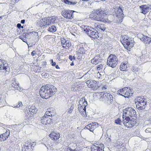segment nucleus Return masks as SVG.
<instances>
[{
  "mask_svg": "<svg viewBox=\"0 0 151 151\" xmlns=\"http://www.w3.org/2000/svg\"><path fill=\"white\" fill-rule=\"evenodd\" d=\"M57 91V89L54 86L46 84L41 88L39 94L42 98L47 99L55 94Z\"/></svg>",
  "mask_w": 151,
  "mask_h": 151,
  "instance_id": "nucleus-1",
  "label": "nucleus"
},
{
  "mask_svg": "<svg viewBox=\"0 0 151 151\" xmlns=\"http://www.w3.org/2000/svg\"><path fill=\"white\" fill-rule=\"evenodd\" d=\"M109 12L106 11V10H104L103 8H101L92 11L90 17L95 20L104 22L106 21V20H105L104 14L107 15L109 14Z\"/></svg>",
  "mask_w": 151,
  "mask_h": 151,
  "instance_id": "nucleus-2",
  "label": "nucleus"
},
{
  "mask_svg": "<svg viewBox=\"0 0 151 151\" xmlns=\"http://www.w3.org/2000/svg\"><path fill=\"white\" fill-rule=\"evenodd\" d=\"M122 118L123 123L124 125L127 127H131L134 126L136 123L135 119L132 118L130 120V118L129 116H125L124 115H123Z\"/></svg>",
  "mask_w": 151,
  "mask_h": 151,
  "instance_id": "nucleus-3",
  "label": "nucleus"
},
{
  "mask_svg": "<svg viewBox=\"0 0 151 151\" xmlns=\"http://www.w3.org/2000/svg\"><path fill=\"white\" fill-rule=\"evenodd\" d=\"M137 100L135 102L137 108L139 110L144 109L146 106V100L140 96H138Z\"/></svg>",
  "mask_w": 151,
  "mask_h": 151,
  "instance_id": "nucleus-4",
  "label": "nucleus"
},
{
  "mask_svg": "<svg viewBox=\"0 0 151 151\" xmlns=\"http://www.w3.org/2000/svg\"><path fill=\"white\" fill-rule=\"evenodd\" d=\"M118 59L115 55H110L108 59L107 62V65L112 68H114L116 65Z\"/></svg>",
  "mask_w": 151,
  "mask_h": 151,
  "instance_id": "nucleus-5",
  "label": "nucleus"
},
{
  "mask_svg": "<svg viewBox=\"0 0 151 151\" xmlns=\"http://www.w3.org/2000/svg\"><path fill=\"white\" fill-rule=\"evenodd\" d=\"M121 41L125 48L129 47H132V41L131 39L129 38L127 35H122L121 38Z\"/></svg>",
  "mask_w": 151,
  "mask_h": 151,
  "instance_id": "nucleus-6",
  "label": "nucleus"
},
{
  "mask_svg": "<svg viewBox=\"0 0 151 151\" xmlns=\"http://www.w3.org/2000/svg\"><path fill=\"white\" fill-rule=\"evenodd\" d=\"M123 115L129 117L135 116H136V112L133 108L128 107L123 109Z\"/></svg>",
  "mask_w": 151,
  "mask_h": 151,
  "instance_id": "nucleus-7",
  "label": "nucleus"
},
{
  "mask_svg": "<svg viewBox=\"0 0 151 151\" xmlns=\"http://www.w3.org/2000/svg\"><path fill=\"white\" fill-rule=\"evenodd\" d=\"M0 70L1 72L4 73L5 75L9 74L10 69L8 64L6 63H4L3 61L0 60Z\"/></svg>",
  "mask_w": 151,
  "mask_h": 151,
  "instance_id": "nucleus-8",
  "label": "nucleus"
},
{
  "mask_svg": "<svg viewBox=\"0 0 151 151\" xmlns=\"http://www.w3.org/2000/svg\"><path fill=\"white\" fill-rule=\"evenodd\" d=\"M75 12L74 11L64 10L62 12V15L66 19H71L73 18V13Z\"/></svg>",
  "mask_w": 151,
  "mask_h": 151,
  "instance_id": "nucleus-9",
  "label": "nucleus"
},
{
  "mask_svg": "<svg viewBox=\"0 0 151 151\" xmlns=\"http://www.w3.org/2000/svg\"><path fill=\"white\" fill-rule=\"evenodd\" d=\"M103 98L105 100V102L109 105L112 103L113 101V96L110 93L106 92L103 94Z\"/></svg>",
  "mask_w": 151,
  "mask_h": 151,
  "instance_id": "nucleus-10",
  "label": "nucleus"
},
{
  "mask_svg": "<svg viewBox=\"0 0 151 151\" xmlns=\"http://www.w3.org/2000/svg\"><path fill=\"white\" fill-rule=\"evenodd\" d=\"M86 30L87 31V35L91 37L94 39H97L99 37V33L97 31H94L93 28L90 27V29H89L88 30Z\"/></svg>",
  "mask_w": 151,
  "mask_h": 151,
  "instance_id": "nucleus-11",
  "label": "nucleus"
},
{
  "mask_svg": "<svg viewBox=\"0 0 151 151\" xmlns=\"http://www.w3.org/2000/svg\"><path fill=\"white\" fill-rule=\"evenodd\" d=\"M104 148L103 144L97 142L92 147L91 151H104Z\"/></svg>",
  "mask_w": 151,
  "mask_h": 151,
  "instance_id": "nucleus-12",
  "label": "nucleus"
},
{
  "mask_svg": "<svg viewBox=\"0 0 151 151\" xmlns=\"http://www.w3.org/2000/svg\"><path fill=\"white\" fill-rule=\"evenodd\" d=\"M79 104H78V111H81V108L83 107L84 109H85L86 106L87 105V102L85 99L84 98H81L79 101Z\"/></svg>",
  "mask_w": 151,
  "mask_h": 151,
  "instance_id": "nucleus-13",
  "label": "nucleus"
},
{
  "mask_svg": "<svg viewBox=\"0 0 151 151\" xmlns=\"http://www.w3.org/2000/svg\"><path fill=\"white\" fill-rule=\"evenodd\" d=\"M128 89V88L127 87L121 89L117 91V94L123 96H124L125 98L127 97V96H125L124 95H126L128 96L130 94L128 92H127Z\"/></svg>",
  "mask_w": 151,
  "mask_h": 151,
  "instance_id": "nucleus-14",
  "label": "nucleus"
},
{
  "mask_svg": "<svg viewBox=\"0 0 151 151\" xmlns=\"http://www.w3.org/2000/svg\"><path fill=\"white\" fill-rule=\"evenodd\" d=\"M61 44L64 48L66 49H68L69 47L71 46V44L70 41L68 40H66L65 39L62 38L61 39Z\"/></svg>",
  "mask_w": 151,
  "mask_h": 151,
  "instance_id": "nucleus-15",
  "label": "nucleus"
},
{
  "mask_svg": "<svg viewBox=\"0 0 151 151\" xmlns=\"http://www.w3.org/2000/svg\"><path fill=\"white\" fill-rule=\"evenodd\" d=\"M49 137L52 140L55 141L58 140L60 137V135L57 132L52 131L49 135Z\"/></svg>",
  "mask_w": 151,
  "mask_h": 151,
  "instance_id": "nucleus-16",
  "label": "nucleus"
},
{
  "mask_svg": "<svg viewBox=\"0 0 151 151\" xmlns=\"http://www.w3.org/2000/svg\"><path fill=\"white\" fill-rule=\"evenodd\" d=\"M51 121V119L47 115H45L42 117L41 122L42 124L46 125L47 124H49Z\"/></svg>",
  "mask_w": 151,
  "mask_h": 151,
  "instance_id": "nucleus-17",
  "label": "nucleus"
},
{
  "mask_svg": "<svg viewBox=\"0 0 151 151\" xmlns=\"http://www.w3.org/2000/svg\"><path fill=\"white\" fill-rule=\"evenodd\" d=\"M118 15H114V19L112 20L115 23H120L122 21L123 16Z\"/></svg>",
  "mask_w": 151,
  "mask_h": 151,
  "instance_id": "nucleus-18",
  "label": "nucleus"
},
{
  "mask_svg": "<svg viewBox=\"0 0 151 151\" xmlns=\"http://www.w3.org/2000/svg\"><path fill=\"white\" fill-rule=\"evenodd\" d=\"M32 145H31L30 143L27 142L24 147L22 148V151H30L32 148Z\"/></svg>",
  "mask_w": 151,
  "mask_h": 151,
  "instance_id": "nucleus-19",
  "label": "nucleus"
},
{
  "mask_svg": "<svg viewBox=\"0 0 151 151\" xmlns=\"http://www.w3.org/2000/svg\"><path fill=\"white\" fill-rule=\"evenodd\" d=\"M148 7L147 5H142L140 6L139 7L141 9V13L145 14L149 12V11Z\"/></svg>",
  "mask_w": 151,
  "mask_h": 151,
  "instance_id": "nucleus-20",
  "label": "nucleus"
},
{
  "mask_svg": "<svg viewBox=\"0 0 151 151\" xmlns=\"http://www.w3.org/2000/svg\"><path fill=\"white\" fill-rule=\"evenodd\" d=\"M143 37L140 39L145 44H150L151 41V38L146 36L143 35Z\"/></svg>",
  "mask_w": 151,
  "mask_h": 151,
  "instance_id": "nucleus-21",
  "label": "nucleus"
},
{
  "mask_svg": "<svg viewBox=\"0 0 151 151\" xmlns=\"http://www.w3.org/2000/svg\"><path fill=\"white\" fill-rule=\"evenodd\" d=\"M114 9H115L114 10L115 15L119 16L122 15L121 16H123L124 14H123V12L122 9L120 7H118L117 8H114Z\"/></svg>",
  "mask_w": 151,
  "mask_h": 151,
  "instance_id": "nucleus-22",
  "label": "nucleus"
},
{
  "mask_svg": "<svg viewBox=\"0 0 151 151\" xmlns=\"http://www.w3.org/2000/svg\"><path fill=\"white\" fill-rule=\"evenodd\" d=\"M101 59L98 56H95L91 60V63L93 64L96 65L101 62Z\"/></svg>",
  "mask_w": 151,
  "mask_h": 151,
  "instance_id": "nucleus-23",
  "label": "nucleus"
},
{
  "mask_svg": "<svg viewBox=\"0 0 151 151\" xmlns=\"http://www.w3.org/2000/svg\"><path fill=\"white\" fill-rule=\"evenodd\" d=\"M95 26L96 29L99 31L101 30L104 31L105 30L106 28L105 25L103 24H100L99 25H95Z\"/></svg>",
  "mask_w": 151,
  "mask_h": 151,
  "instance_id": "nucleus-24",
  "label": "nucleus"
},
{
  "mask_svg": "<svg viewBox=\"0 0 151 151\" xmlns=\"http://www.w3.org/2000/svg\"><path fill=\"white\" fill-rule=\"evenodd\" d=\"M42 22L44 23V27H49L51 24L49 17L47 18H44L43 19H42Z\"/></svg>",
  "mask_w": 151,
  "mask_h": 151,
  "instance_id": "nucleus-25",
  "label": "nucleus"
},
{
  "mask_svg": "<svg viewBox=\"0 0 151 151\" xmlns=\"http://www.w3.org/2000/svg\"><path fill=\"white\" fill-rule=\"evenodd\" d=\"M16 79L15 78H13L12 80V87H13V88H15L16 89H17V90L19 91L20 90V87L19 86V84L18 83H17L16 82Z\"/></svg>",
  "mask_w": 151,
  "mask_h": 151,
  "instance_id": "nucleus-26",
  "label": "nucleus"
},
{
  "mask_svg": "<svg viewBox=\"0 0 151 151\" xmlns=\"http://www.w3.org/2000/svg\"><path fill=\"white\" fill-rule=\"evenodd\" d=\"M94 83L92 84V87L91 88H92L93 90H96L98 89L100 87V84H99V82H98L95 81H94Z\"/></svg>",
  "mask_w": 151,
  "mask_h": 151,
  "instance_id": "nucleus-27",
  "label": "nucleus"
},
{
  "mask_svg": "<svg viewBox=\"0 0 151 151\" xmlns=\"http://www.w3.org/2000/svg\"><path fill=\"white\" fill-rule=\"evenodd\" d=\"M10 135V131L9 130H6V132L1 134L2 139H4V140L7 139L8 138V137Z\"/></svg>",
  "mask_w": 151,
  "mask_h": 151,
  "instance_id": "nucleus-28",
  "label": "nucleus"
},
{
  "mask_svg": "<svg viewBox=\"0 0 151 151\" xmlns=\"http://www.w3.org/2000/svg\"><path fill=\"white\" fill-rule=\"evenodd\" d=\"M94 123H93L92 124L91 123L86 125V127L90 131L92 132L94 130Z\"/></svg>",
  "mask_w": 151,
  "mask_h": 151,
  "instance_id": "nucleus-29",
  "label": "nucleus"
},
{
  "mask_svg": "<svg viewBox=\"0 0 151 151\" xmlns=\"http://www.w3.org/2000/svg\"><path fill=\"white\" fill-rule=\"evenodd\" d=\"M29 111L32 114H35L37 111V109L35 106H32L29 108Z\"/></svg>",
  "mask_w": 151,
  "mask_h": 151,
  "instance_id": "nucleus-30",
  "label": "nucleus"
},
{
  "mask_svg": "<svg viewBox=\"0 0 151 151\" xmlns=\"http://www.w3.org/2000/svg\"><path fill=\"white\" fill-rule=\"evenodd\" d=\"M70 32L72 34L75 36V34L74 33H76L77 32V27L75 26H72L70 28Z\"/></svg>",
  "mask_w": 151,
  "mask_h": 151,
  "instance_id": "nucleus-31",
  "label": "nucleus"
},
{
  "mask_svg": "<svg viewBox=\"0 0 151 151\" xmlns=\"http://www.w3.org/2000/svg\"><path fill=\"white\" fill-rule=\"evenodd\" d=\"M57 17L56 16H53L50 17H49V19L50 20V22L51 23V24L52 23L54 24L55 23V22L57 20Z\"/></svg>",
  "mask_w": 151,
  "mask_h": 151,
  "instance_id": "nucleus-32",
  "label": "nucleus"
},
{
  "mask_svg": "<svg viewBox=\"0 0 151 151\" xmlns=\"http://www.w3.org/2000/svg\"><path fill=\"white\" fill-rule=\"evenodd\" d=\"M65 4H70L74 5L76 4L77 2L76 1H75L74 2L70 1L68 0H61Z\"/></svg>",
  "mask_w": 151,
  "mask_h": 151,
  "instance_id": "nucleus-33",
  "label": "nucleus"
},
{
  "mask_svg": "<svg viewBox=\"0 0 151 151\" xmlns=\"http://www.w3.org/2000/svg\"><path fill=\"white\" fill-rule=\"evenodd\" d=\"M45 114L48 116H52L53 115V112L50 108H48L45 112Z\"/></svg>",
  "mask_w": 151,
  "mask_h": 151,
  "instance_id": "nucleus-34",
  "label": "nucleus"
},
{
  "mask_svg": "<svg viewBox=\"0 0 151 151\" xmlns=\"http://www.w3.org/2000/svg\"><path fill=\"white\" fill-rule=\"evenodd\" d=\"M77 52L79 54H84L85 53V50L83 47L81 46L77 51Z\"/></svg>",
  "mask_w": 151,
  "mask_h": 151,
  "instance_id": "nucleus-35",
  "label": "nucleus"
},
{
  "mask_svg": "<svg viewBox=\"0 0 151 151\" xmlns=\"http://www.w3.org/2000/svg\"><path fill=\"white\" fill-rule=\"evenodd\" d=\"M57 29L56 27L54 25H52L50 27L48 30L51 32H54L56 31Z\"/></svg>",
  "mask_w": 151,
  "mask_h": 151,
  "instance_id": "nucleus-36",
  "label": "nucleus"
},
{
  "mask_svg": "<svg viewBox=\"0 0 151 151\" xmlns=\"http://www.w3.org/2000/svg\"><path fill=\"white\" fill-rule=\"evenodd\" d=\"M127 68V65L125 63L121 64L120 66V69L121 70L124 71L126 70Z\"/></svg>",
  "mask_w": 151,
  "mask_h": 151,
  "instance_id": "nucleus-37",
  "label": "nucleus"
},
{
  "mask_svg": "<svg viewBox=\"0 0 151 151\" xmlns=\"http://www.w3.org/2000/svg\"><path fill=\"white\" fill-rule=\"evenodd\" d=\"M32 117L33 114H32V113H27L26 114V118L28 121L31 119H32Z\"/></svg>",
  "mask_w": 151,
  "mask_h": 151,
  "instance_id": "nucleus-38",
  "label": "nucleus"
},
{
  "mask_svg": "<svg viewBox=\"0 0 151 151\" xmlns=\"http://www.w3.org/2000/svg\"><path fill=\"white\" fill-rule=\"evenodd\" d=\"M94 81L88 80L86 81V83L89 88L92 87V86L93 85L92 84L94 83Z\"/></svg>",
  "mask_w": 151,
  "mask_h": 151,
  "instance_id": "nucleus-39",
  "label": "nucleus"
},
{
  "mask_svg": "<svg viewBox=\"0 0 151 151\" xmlns=\"http://www.w3.org/2000/svg\"><path fill=\"white\" fill-rule=\"evenodd\" d=\"M81 28L82 30V31H83L86 33H87V31L86 30V29L88 30L90 29L89 28H87L86 26L84 25H82L81 26Z\"/></svg>",
  "mask_w": 151,
  "mask_h": 151,
  "instance_id": "nucleus-40",
  "label": "nucleus"
},
{
  "mask_svg": "<svg viewBox=\"0 0 151 151\" xmlns=\"http://www.w3.org/2000/svg\"><path fill=\"white\" fill-rule=\"evenodd\" d=\"M74 107V104H72L71 106L70 107V108L68 110V114H70L72 113Z\"/></svg>",
  "mask_w": 151,
  "mask_h": 151,
  "instance_id": "nucleus-41",
  "label": "nucleus"
},
{
  "mask_svg": "<svg viewBox=\"0 0 151 151\" xmlns=\"http://www.w3.org/2000/svg\"><path fill=\"white\" fill-rule=\"evenodd\" d=\"M139 69L136 67L133 66L132 68V70L133 72L135 73L136 72L138 71Z\"/></svg>",
  "mask_w": 151,
  "mask_h": 151,
  "instance_id": "nucleus-42",
  "label": "nucleus"
},
{
  "mask_svg": "<svg viewBox=\"0 0 151 151\" xmlns=\"http://www.w3.org/2000/svg\"><path fill=\"white\" fill-rule=\"evenodd\" d=\"M115 122L116 124H120L122 122V121L119 118H118L116 120H115Z\"/></svg>",
  "mask_w": 151,
  "mask_h": 151,
  "instance_id": "nucleus-43",
  "label": "nucleus"
},
{
  "mask_svg": "<svg viewBox=\"0 0 151 151\" xmlns=\"http://www.w3.org/2000/svg\"><path fill=\"white\" fill-rule=\"evenodd\" d=\"M22 102H19L18 104L16 106H15L14 107V108H19L20 106H22Z\"/></svg>",
  "mask_w": 151,
  "mask_h": 151,
  "instance_id": "nucleus-44",
  "label": "nucleus"
},
{
  "mask_svg": "<svg viewBox=\"0 0 151 151\" xmlns=\"http://www.w3.org/2000/svg\"><path fill=\"white\" fill-rule=\"evenodd\" d=\"M146 133H151V128H147L145 131Z\"/></svg>",
  "mask_w": 151,
  "mask_h": 151,
  "instance_id": "nucleus-45",
  "label": "nucleus"
},
{
  "mask_svg": "<svg viewBox=\"0 0 151 151\" xmlns=\"http://www.w3.org/2000/svg\"><path fill=\"white\" fill-rule=\"evenodd\" d=\"M39 25L41 27H44V23L42 22V20L40 22Z\"/></svg>",
  "mask_w": 151,
  "mask_h": 151,
  "instance_id": "nucleus-46",
  "label": "nucleus"
},
{
  "mask_svg": "<svg viewBox=\"0 0 151 151\" xmlns=\"http://www.w3.org/2000/svg\"><path fill=\"white\" fill-rule=\"evenodd\" d=\"M81 113V115L84 117H85V116H86V111H82Z\"/></svg>",
  "mask_w": 151,
  "mask_h": 151,
  "instance_id": "nucleus-47",
  "label": "nucleus"
},
{
  "mask_svg": "<svg viewBox=\"0 0 151 151\" xmlns=\"http://www.w3.org/2000/svg\"><path fill=\"white\" fill-rule=\"evenodd\" d=\"M103 66L102 65H100L97 67V70H100L103 68Z\"/></svg>",
  "mask_w": 151,
  "mask_h": 151,
  "instance_id": "nucleus-48",
  "label": "nucleus"
},
{
  "mask_svg": "<svg viewBox=\"0 0 151 151\" xmlns=\"http://www.w3.org/2000/svg\"><path fill=\"white\" fill-rule=\"evenodd\" d=\"M81 111H79L80 113H81L82 111H86V108H85V109H84L83 107H81Z\"/></svg>",
  "mask_w": 151,
  "mask_h": 151,
  "instance_id": "nucleus-49",
  "label": "nucleus"
},
{
  "mask_svg": "<svg viewBox=\"0 0 151 151\" xmlns=\"http://www.w3.org/2000/svg\"><path fill=\"white\" fill-rule=\"evenodd\" d=\"M36 54V52L35 50L31 52V55L32 56H34Z\"/></svg>",
  "mask_w": 151,
  "mask_h": 151,
  "instance_id": "nucleus-50",
  "label": "nucleus"
},
{
  "mask_svg": "<svg viewBox=\"0 0 151 151\" xmlns=\"http://www.w3.org/2000/svg\"><path fill=\"white\" fill-rule=\"evenodd\" d=\"M51 61L52 62H51V63L52 64V65L53 66H55L56 64V63L55 62H53L52 60Z\"/></svg>",
  "mask_w": 151,
  "mask_h": 151,
  "instance_id": "nucleus-51",
  "label": "nucleus"
},
{
  "mask_svg": "<svg viewBox=\"0 0 151 151\" xmlns=\"http://www.w3.org/2000/svg\"><path fill=\"white\" fill-rule=\"evenodd\" d=\"M97 76L99 78H100L101 77V74L99 72L97 74Z\"/></svg>",
  "mask_w": 151,
  "mask_h": 151,
  "instance_id": "nucleus-52",
  "label": "nucleus"
},
{
  "mask_svg": "<svg viewBox=\"0 0 151 151\" xmlns=\"http://www.w3.org/2000/svg\"><path fill=\"white\" fill-rule=\"evenodd\" d=\"M148 5V9H149V11H151V5H150L149 4H148L147 5Z\"/></svg>",
  "mask_w": 151,
  "mask_h": 151,
  "instance_id": "nucleus-53",
  "label": "nucleus"
},
{
  "mask_svg": "<svg viewBox=\"0 0 151 151\" xmlns=\"http://www.w3.org/2000/svg\"><path fill=\"white\" fill-rule=\"evenodd\" d=\"M17 27L20 29V28H21V24H19V23H18V24H17Z\"/></svg>",
  "mask_w": 151,
  "mask_h": 151,
  "instance_id": "nucleus-54",
  "label": "nucleus"
},
{
  "mask_svg": "<svg viewBox=\"0 0 151 151\" xmlns=\"http://www.w3.org/2000/svg\"><path fill=\"white\" fill-rule=\"evenodd\" d=\"M4 139H2V137L1 135H0V141H4Z\"/></svg>",
  "mask_w": 151,
  "mask_h": 151,
  "instance_id": "nucleus-55",
  "label": "nucleus"
},
{
  "mask_svg": "<svg viewBox=\"0 0 151 151\" xmlns=\"http://www.w3.org/2000/svg\"><path fill=\"white\" fill-rule=\"evenodd\" d=\"M72 149L70 147H68L67 148V151H72Z\"/></svg>",
  "mask_w": 151,
  "mask_h": 151,
  "instance_id": "nucleus-56",
  "label": "nucleus"
},
{
  "mask_svg": "<svg viewBox=\"0 0 151 151\" xmlns=\"http://www.w3.org/2000/svg\"><path fill=\"white\" fill-rule=\"evenodd\" d=\"M19 38L22 40L24 39V36H23L22 35H21L19 37Z\"/></svg>",
  "mask_w": 151,
  "mask_h": 151,
  "instance_id": "nucleus-57",
  "label": "nucleus"
},
{
  "mask_svg": "<svg viewBox=\"0 0 151 151\" xmlns=\"http://www.w3.org/2000/svg\"><path fill=\"white\" fill-rule=\"evenodd\" d=\"M102 89L103 90H105L106 89V86H103L102 87Z\"/></svg>",
  "mask_w": 151,
  "mask_h": 151,
  "instance_id": "nucleus-58",
  "label": "nucleus"
},
{
  "mask_svg": "<svg viewBox=\"0 0 151 151\" xmlns=\"http://www.w3.org/2000/svg\"><path fill=\"white\" fill-rule=\"evenodd\" d=\"M69 58L71 60H73L72 56L71 55H69Z\"/></svg>",
  "mask_w": 151,
  "mask_h": 151,
  "instance_id": "nucleus-59",
  "label": "nucleus"
},
{
  "mask_svg": "<svg viewBox=\"0 0 151 151\" xmlns=\"http://www.w3.org/2000/svg\"><path fill=\"white\" fill-rule=\"evenodd\" d=\"M25 20L24 19H22L21 20V23L22 24H24L25 22Z\"/></svg>",
  "mask_w": 151,
  "mask_h": 151,
  "instance_id": "nucleus-60",
  "label": "nucleus"
},
{
  "mask_svg": "<svg viewBox=\"0 0 151 151\" xmlns=\"http://www.w3.org/2000/svg\"><path fill=\"white\" fill-rule=\"evenodd\" d=\"M51 70H52L51 69H47L46 71L47 72H50L51 71Z\"/></svg>",
  "mask_w": 151,
  "mask_h": 151,
  "instance_id": "nucleus-61",
  "label": "nucleus"
},
{
  "mask_svg": "<svg viewBox=\"0 0 151 151\" xmlns=\"http://www.w3.org/2000/svg\"><path fill=\"white\" fill-rule=\"evenodd\" d=\"M25 39H26V38H25L24 37V39H23V40H23V41L24 42H26L27 45H28V44L27 43V42H26V41H25Z\"/></svg>",
  "mask_w": 151,
  "mask_h": 151,
  "instance_id": "nucleus-62",
  "label": "nucleus"
},
{
  "mask_svg": "<svg viewBox=\"0 0 151 151\" xmlns=\"http://www.w3.org/2000/svg\"><path fill=\"white\" fill-rule=\"evenodd\" d=\"M55 68L57 69L60 68L58 65H56L55 66Z\"/></svg>",
  "mask_w": 151,
  "mask_h": 151,
  "instance_id": "nucleus-63",
  "label": "nucleus"
},
{
  "mask_svg": "<svg viewBox=\"0 0 151 151\" xmlns=\"http://www.w3.org/2000/svg\"><path fill=\"white\" fill-rule=\"evenodd\" d=\"M76 86H77V88H78V87H79V86H78V84H77V83H76Z\"/></svg>",
  "mask_w": 151,
  "mask_h": 151,
  "instance_id": "nucleus-64",
  "label": "nucleus"
}]
</instances>
